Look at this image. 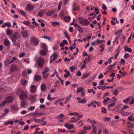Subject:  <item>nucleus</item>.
I'll return each mask as SVG.
<instances>
[{
  "instance_id": "c03bdc74",
  "label": "nucleus",
  "mask_w": 134,
  "mask_h": 134,
  "mask_svg": "<svg viewBox=\"0 0 134 134\" xmlns=\"http://www.w3.org/2000/svg\"><path fill=\"white\" fill-rule=\"evenodd\" d=\"M42 48L44 49H46L47 50V47L46 44H43L42 45Z\"/></svg>"
},
{
  "instance_id": "bb28decb",
  "label": "nucleus",
  "mask_w": 134,
  "mask_h": 134,
  "mask_svg": "<svg viewBox=\"0 0 134 134\" xmlns=\"http://www.w3.org/2000/svg\"><path fill=\"white\" fill-rule=\"evenodd\" d=\"M63 18L66 21L68 22L70 21L71 18L70 16H66L64 17Z\"/></svg>"
},
{
  "instance_id": "6e6552de",
  "label": "nucleus",
  "mask_w": 134,
  "mask_h": 134,
  "mask_svg": "<svg viewBox=\"0 0 134 134\" xmlns=\"http://www.w3.org/2000/svg\"><path fill=\"white\" fill-rule=\"evenodd\" d=\"M13 98L10 96H9L5 98V100L7 103H11L13 102Z\"/></svg>"
},
{
  "instance_id": "2eb2a0df",
  "label": "nucleus",
  "mask_w": 134,
  "mask_h": 134,
  "mask_svg": "<svg viewBox=\"0 0 134 134\" xmlns=\"http://www.w3.org/2000/svg\"><path fill=\"white\" fill-rule=\"evenodd\" d=\"M46 86L44 83H42L41 86V89L42 91H44L46 89Z\"/></svg>"
},
{
  "instance_id": "6e6d98bb",
  "label": "nucleus",
  "mask_w": 134,
  "mask_h": 134,
  "mask_svg": "<svg viewBox=\"0 0 134 134\" xmlns=\"http://www.w3.org/2000/svg\"><path fill=\"white\" fill-rule=\"evenodd\" d=\"M69 75H70V72L69 71H68L66 72V74L64 75V76L65 77L67 78Z\"/></svg>"
},
{
  "instance_id": "e2e57ef3",
  "label": "nucleus",
  "mask_w": 134,
  "mask_h": 134,
  "mask_svg": "<svg viewBox=\"0 0 134 134\" xmlns=\"http://www.w3.org/2000/svg\"><path fill=\"white\" fill-rule=\"evenodd\" d=\"M51 94H48L47 97V99L50 101H51L52 98H51Z\"/></svg>"
},
{
  "instance_id": "49530a36",
  "label": "nucleus",
  "mask_w": 134,
  "mask_h": 134,
  "mask_svg": "<svg viewBox=\"0 0 134 134\" xmlns=\"http://www.w3.org/2000/svg\"><path fill=\"white\" fill-rule=\"evenodd\" d=\"M130 99L128 97L126 99H125L123 100V102H124L126 104H128V101Z\"/></svg>"
},
{
  "instance_id": "5fc2aeb1",
  "label": "nucleus",
  "mask_w": 134,
  "mask_h": 134,
  "mask_svg": "<svg viewBox=\"0 0 134 134\" xmlns=\"http://www.w3.org/2000/svg\"><path fill=\"white\" fill-rule=\"evenodd\" d=\"M5 25L8 27H10L11 25L10 23H5Z\"/></svg>"
},
{
  "instance_id": "4be33fe9",
  "label": "nucleus",
  "mask_w": 134,
  "mask_h": 134,
  "mask_svg": "<svg viewBox=\"0 0 134 134\" xmlns=\"http://www.w3.org/2000/svg\"><path fill=\"white\" fill-rule=\"evenodd\" d=\"M18 12L19 13H21V14L24 16H26V14L25 13L24 11L19 9H18Z\"/></svg>"
},
{
  "instance_id": "338daca9",
  "label": "nucleus",
  "mask_w": 134,
  "mask_h": 134,
  "mask_svg": "<svg viewBox=\"0 0 134 134\" xmlns=\"http://www.w3.org/2000/svg\"><path fill=\"white\" fill-rule=\"evenodd\" d=\"M100 85H103L104 83V80L103 79L101 80L99 82Z\"/></svg>"
},
{
  "instance_id": "ea45409f",
  "label": "nucleus",
  "mask_w": 134,
  "mask_h": 134,
  "mask_svg": "<svg viewBox=\"0 0 134 134\" xmlns=\"http://www.w3.org/2000/svg\"><path fill=\"white\" fill-rule=\"evenodd\" d=\"M84 130H85V131L87 130H90L91 129V127L90 126H84Z\"/></svg>"
},
{
  "instance_id": "2f4dec72",
  "label": "nucleus",
  "mask_w": 134,
  "mask_h": 134,
  "mask_svg": "<svg viewBox=\"0 0 134 134\" xmlns=\"http://www.w3.org/2000/svg\"><path fill=\"white\" fill-rule=\"evenodd\" d=\"M121 115L124 116H127V115H129V113H125L123 111H121Z\"/></svg>"
},
{
  "instance_id": "052dcab7",
  "label": "nucleus",
  "mask_w": 134,
  "mask_h": 134,
  "mask_svg": "<svg viewBox=\"0 0 134 134\" xmlns=\"http://www.w3.org/2000/svg\"><path fill=\"white\" fill-rule=\"evenodd\" d=\"M96 43H98V41H97V40L96 41H94L91 44L92 45H95L97 44Z\"/></svg>"
},
{
  "instance_id": "e433bc0d",
  "label": "nucleus",
  "mask_w": 134,
  "mask_h": 134,
  "mask_svg": "<svg viewBox=\"0 0 134 134\" xmlns=\"http://www.w3.org/2000/svg\"><path fill=\"white\" fill-rule=\"evenodd\" d=\"M13 121H7L4 123V125H7L8 124H10L11 125H12L13 124Z\"/></svg>"
},
{
  "instance_id": "f704fd0d",
  "label": "nucleus",
  "mask_w": 134,
  "mask_h": 134,
  "mask_svg": "<svg viewBox=\"0 0 134 134\" xmlns=\"http://www.w3.org/2000/svg\"><path fill=\"white\" fill-rule=\"evenodd\" d=\"M112 66H110V65L109 66L108 68V71L110 72H113V70H112L113 69V68Z\"/></svg>"
},
{
  "instance_id": "603ef678",
  "label": "nucleus",
  "mask_w": 134,
  "mask_h": 134,
  "mask_svg": "<svg viewBox=\"0 0 134 134\" xmlns=\"http://www.w3.org/2000/svg\"><path fill=\"white\" fill-rule=\"evenodd\" d=\"M64 34L65 35V37L68 40H69L70 39V37L68 36V34L66 32H64Z\"/></svg>"
},
{
  "instance_id": "a18cd8bd",
  "label": "nucleus",
  "mask_w": 134,
  "mask_h": 134,
  "mask_svg": "<svg viewBox=\"0 0 134 134\" xmlns=\"http://www.w3.org/2000/svg\"><path fill=\"white\" fill-rule=\"evenodd\" d=\"M130 56V54L128 53H126L124 55V57L125 59H127Z\"/></svg>"
},
{
  "instance_id": "a878e982",
  "label": "nucleus",
  "mask_w": 134,
  "mask_h": 134,
  "mask_svg": "<svg viewBox=\"0 0 134 134\" xmlns=\"http://www.w3.org/2000/svg\"><path fill=\"white\" fill-rule=\"evenodd\" d=\"M43 115V114L39 113L37 111H36L34 113V115H35V116L40 117L42 116Z\"/></svg>"
},
{
  "instance_id": "b1692460",
  "label": "nucleus",
  "mask_w": 134,
  "mask_h": 134,
  "mask_svg": "<svg viewBox=\"0 0 134 134\" xmlns=\"http://www.w3.org/2000/svg\"><path fill=\"white\" fill-rule=\"evenodd\" d=\"M12 33V31L11 30H10L9 29H7L6 31V34L9 36L11 35Z\"/></svg>"
},
{
  "instance_id": "a211bd4d",
  "label": "nucleus",
  "mask_w": 134,
  "mask_h": 134,
  "mask_svg": "<svg viewBox=\"0 0 134 134\" xmlns=\"http://www.w3.org/2000/svg\"><path fill=\"white\" fill-rule=\"evenodd\" d=\"M47 50L43 49L40 51V54L42 55H45L47 54Z\"/></svg>"
},
{
  "instance_id": "37998d69",
  "label": "nucleus",
  "mask_w": 134,
  "mask_h": 134,
  "mask_svg": "<svg viewBox=\"0 0 134 134\" xmlns=\"http://www.w3.org/2000/svg\"><path fill=\"white\" fill-rule=\"evenodd\" d=\"M43 120H40V119H34V121L35 122H43V120Z\"/></svg>"
},
{
  "instance_id": "774afa93",
  "label": "nucleus",
  "mask_w": 134,
  "mask_h": 134,
  "mask_svg": "<svg viewBox=\"0 0 134 134\" xmlns=\"http://www.w3.org/2000/svg\"><path fill=\"white\" fill-rule=\"evenodd\" d=\"M102 8L104 10H106L107 9V7L104 4H103Z\"/></svg>"
},
{
  "instance_id": "680f3d73",
  "label": "nucleus",
  "mask_w": 134,
  "mask_h": 134,
  "mask_svg": "<svg viewBox=\"0 0 134 134\" xmlns=\"http://www.w3.org/2000/svg\"><path fill=\"white\" fill-rule=\"evenodd\" d=\"M25 55V53L24 52L21 53L19 55V57L20 58H21L24 57Z\"/></svg>"
},
{
  "instance_id": "ddd939ff",
  "label": "nucleus",
  "mask_w": 134,
  "mask_h": 134,
  "mask_svg": "<svg viewBox=\"0 0 134 134\" xmlns=\"http://www.w3.org/2000/svg\"><path fill=\"white\" fill-rule=\"evenodd\" d=\"M4 45L7 46H10V41L7 38L4 39Z\"/></svg>"
},
{
  "instance_id": "39448f33",
  "label": "nucleus",
  "mask_w": 134,
  "mask_h": 134,
  "mask_svg": "<svg viewBox=\"0 0 134 134\" xmlns=\"http://www.w3.org/2000/svg\"><path fill=\"white\" fill-rule=\"evenodd\" d=\"M21 33L23 37L24 38H26L29 36V34L28 32L26 30L21 31Z\"/></svg>"
},
{
  "instance_id": "09e8293b",
  "label": "nucleus",
  "mask_w": 134,
  "mask_h": 134,
  "mask_svg": "<svg viewBox=\"0 0 134 134\" xmlns=\"http://www.w3.org/2000/svg\"><path fill=\"white\" fill-rule=\"evenodd\" d=\"M35 106H31L29 108H28L27 110L28 111H29V110L30 111H32L35 108Z\"/></svg>"
},
{
  "instance_id": "c9c22d12",
  "label": "nucleus",
  "mask_w": 134,
  "mask_h": 134,
  "mask_svg": "<svg viewBox=\"0 0 134 134\" xmlns=\"http://www.w3.org/2000/svg\"><path fill=\"white\" fill-rule=\"evenodd\" d=\"M86 133V131L84 129L82 130H81L80 131L78 132L77 133V134H84Z\"/></svg>"
},
{
  "instance_id": "6ab92c4d",
  "label": "nucleus",
  "mask_w": 134,
  "mask_h": 134,
  "mask_svg": "<svg viewBox=\"0 0 134 134\" xmlns=\"http://www.w3.org/2000/svg\"><path fill=\"white\" fill-rule=\"evenodd\" d=\"M90 74L89 72L83 75L82 76V79H84L86 78L90 75Z\"/></svg>"
},
{
  "instance_id": "13d9d810",
  "label": "nucleus",
  "mask_w": 134,
  "mask_h": 134,
  "mask_svg": "<svg viewBox=\"0 0 134 134\" xmlns=\"http://www.w3.org/2000/svg\"><path fill=\"white\" fill-rule=\"evenodd\" d=\"M104 86H98L97 87V88L99 89H101L102 90H104L105 89H104Z\"/></svg>"
},
{
  "instance_id": "58836bf2",
  "label": "nucleus",
  "mask_w": 134,
  "mask_h": 134,
  "mask_svg": "<svg viewBox=\"0 0 134 134\" xmlns=\"http://www.w3.org/2000/svg\"><path fill=\"white\" fill-rule=\"evenodd\" d=\"M45 70L42 72V74H46V72L49 71V68L45 67Z\"/></svg>"
},
{
  "instance_id": "69168bd1",
  "label": "nucleus",
  "mask_w": 134,
  "mask_h": 134,
  "mask_svg": "<svg viewBox=\"0 0 134 134\" xmlns=\"http://www.w3.org/2000/svg\"><path fill=\"white\" fill-rule=\"evenodd\" d=\"M76 75L78 76H81V73L80 71H78L77 72L76 74Z\"/></svg>"
},
{
  "instance_id": "dca6fc26",
  "label": "nucleus",
  "mask_w": 134,
  "mask_h": 134,
  "mask_svg": "<svg viewBox=\"0 0 134 134\" xmlns=\"http://www.w3.org/2000/svg\"><path fill=\"white\" fill-rule=\"evenodd\" d=\"M27 104V102L24 100H21V105L22 107L25 108Z\"/></svg>"
},
{
  "instance_id": "4468645a",
  "label": "nucleus",
  "mask_w": 134,
  "mask_h": 134,
  "mask_svg": "<svg viewBox=\"0 0 134 134\" xmlns=\"http://www.w3.org/2000/svg\"><path fill=\"white\" fill-rule=\"evenodd\" d=\"M72 7L74 8L73 9V10L74 11H75L76 9L77 10V11H79V6L76 5V4L75 2L72 5Z\"/></svg>"
},
{
  "instance_id": "9b49d317",
  "label": "nucleus",
  "mask_w": 134,
  "mask_h": 134,
  "mask_svg": "<svg viewBox=\"0 0 134 134\" xmlns=\"http://www.w3.org/2000/svg\"><path fill=\"white\" fill-rule=\"evenodd\" d=\"M41 77L40 75H35L34 80L35 81H37L41 80Z\"/></svg>"
},
{
  "instance_id": "aec40b11",
  "label": "nucleus",
  "mask_w": 134,
  "mask_h": 134,
  "mask_svg": "<svg viewBox=\"0 0 134 134\" xmlns=\"http://www.w3.org/2000/svg\"><path fill=\"white\" fill-rule=\"evenodd\" d=\"M45 12V10H41L38 13V15L40 16H42Z\"/></svg>"
},
{
  "instance_id": "864d4df0",
  "label": "nucleus",
  "mask_w": 134,
  "mask_h": 134,
  "mask_svg": "<svg viewBox=\"0 0 134 134\" xmlns=\"http://www.w3.org/2000/svg\"><path fill=\"white\" fill-rule=\"evenodd\" d=\"M88 122H90L91 123L96 124V121L94 120H91L90 119H88Z\"/></svg>"
},
{
  "instance_id": "c85d7f7f",
  "label": "nucleus",
  "mask_w": 134,
  "mask_h": 134,
  "mask_svg": "<svg viewBox=\"0 0 134 134\" xmlns=\"http://www.w3.org/2000/svg\"><path fill=\"white\" fill-rule=\"evenodd\" d=\"M124 50L125 51H126L129 52H132V49L131 48H128L126 47H125Z\"/></svg>"
},
{
  "instance_id": "412c9836",
  "label": "nucleus",
  "mask_w": 134,
  "mask_h": 134,
  "mask_svg": "<svg viewBox=\"0 0 134 134\" xmlns=\"http://www.w3.org/2000/svg\"><path fill=\"white\" fill-rule=\"evenodd\" d=\"M33 9V7L32 6L30 5L27 6L26 8V10L28 11H30L32 10Z\"/></svg>"
},
{
  "instance_id": "79ce46f5",
  "label": "nucleus",
  "mask_w": 134,
  "mask_h": 134,
  "mask_svg": "<svg viewBox=\"0 0 134 134\" xmlns=\"http://www.w3.org/2000/svg\"><path fill=\"white\" fill-rule=\"evenodd\" d=\"M23 23L26 25H28L30 24V22L28 21H25L23 22Z\"/></svg>"
},
{
  "instance_id": "bf43d9fd",
  "label": "nucleus",
  "mask_w": 134,
  "mask_h": 134,
  "mask_svg": "<svg viewBox=\"0 0 134 134\" xmlns=\"http://www.w3.org/2000/svg\"><path fill=\"white\" fill-rule=\"evenodd\" d=\"M72 96V95L71 94H70L66 98V100L69 101L70 98H71V96Z\"/></svg>"
},
{
  "instance_id": "4d7b16f0",
  "label": "nucleus",
  "mask_w": 134,
  "mask_h": 134,
  "mask_svg": "<svg viewBox=\"0 0 134 134\" xmlns=\"http://www.w3.org/2000/svg\"><path fill=\"white\" fill-rule=\"evenodd\" d=\"M14 46H16L18 47H20V44L19 43L14 42Z\"/></svg>"
},
{
  "instance_id": "4c0bfd02",
  "label": "nucleus",
  "mask_w": 134,
  "mask_h": 134,
  "mask_svg": "<svg viewBox=\"0 0 134 134\" xmlns=\"http://www.w3.org/2000/svg\"><path fill=\"white\" fill-rule=\"evenodd\" d=\"M43 74V77L45 79H46L50 75L49 74Z\"/></svg>"
},
{
  "instance_id": "5701e85b",
  "label": "nucleus",
  "mask_w": 134,
  "mask_h": 134,
  "mask_svg": "<svg viewBox=\"0 0 134 134\" xmlns=\"http://www.w3.org/2000/svg\"><path fill=\"white\" fill-rule=\"evenodd\" d=\"M58 57V55H56L54 53L53 54V55H51L50 57V58H51L52 57V60L53 61H55V59L57 58Z\"/></svg>"
},
{
  "instance_id": "0eeeda50",
  "label": "nucleus",
  "mask_w": 134,
  "mask_h": 134,
  "mask_svg": "<svg viewBox=\"0 0 134 134\" xmlns=\"http://www.w3.org/2000/svg\"><path fill=\"white\" fill-rule=\"evenodd\" d=\"M65 127L68 129H71L73 128L74 125L73 124H70L66 123L64 125Z\"/></svg>"
},
{
  "instance_id": "72a5a7b5",
  "label": "nucleus",
  "mask_w": 134,
  "mask_h": 134,
  "mask_svg": "<svg viewBox=\"0 0 134 134\" xmlns=\"http://www.w3.org/2000/svg\"><path fill=\"white\" fill-rule=\"evenodd\" d=\"M87 102V100L86 99H84L83 100H79L78 102V103H86Z\"/></svg>"
},
{
  "instance_id": "f8f14e48",
  "label": "nucleus",
  "mask_w": 134,
  "mask_h": 134,
  "mask_svg": "<svg viewBox=\"0 0 134 134\" xmlns=\"http://www.w3.org/2000/svg\"><path fill=\"white\" fill-rule=\"evenodd\" d=\"M44 60L43 59H40L38 60V65L40 66H42L44 63Z\"/></svg>"
},
{
  "instance_id": "f03ea898",
  "label": "nucleus",
  "mask_w": 134,
  "mask_h": 134,
  "mask_svg": "<svg viewBox=\"0 0 134 134\" xmlns=\"http://www.w3.org/2000/svg\"><path fill=\"white\" fill-rule=\"evenodd\" d=\"M20 35L17 32H16L10 38L13 42H15L18 37H20Z\"/></svg>"
},
{
  "instance_id": "3c124183",
  "label": "nucleus",
  "mask_w": 134,
  "mask_h": 134,
  "mask_svg": "<svg viewBox=\"0 0 134 134\" xmlns=\"http://www.w3.org/2000/svg\"><path fill=\"white\" fill-rule=\"evenodd\" d=\"M94 11L96 14H98L99 12V10L98 8L96 7L95 8Z\"/></svg>"
},
{
  "instance_id": "7c9ffc66",
  "label": "nucleus",
  "mask_w": 134,
  "mask_h": 134,
  "mask_svg": "<svg viewBox=\"0 0 134 134\" xmlns=\"http://www.w3.org/2000/svg\"><path fill=\"white\" fill-rule=\"evenodd\" d=\"M77 93H78L79 92L82 91H83V88L81 87H78L77 88Z\"/></svg>"
},
{
  "instance_id": "cd10ccee",
  "label": "nucleus",
  "mask_w": 134,
  "mask_h": 134,
  "mask_svg": "<svg viewBox=\"0 0 134 134\" xmlns=\"http://www.w3.org/2000/svg\"><path fill=\"white\" fill-rule=\"evenodd\" d=\"M92 125L93 126V133L95 134L97 132L96 127L94 125H93L92 124Z\"/></svg>"
},
{
  "instance_id": "c756f323",
  "label": "nucleus",
  "mask_w": 134,
  "mask_h": 134,
  "mask_svg": "<svg viewBox=\"0 0 134 134\" xmlns=\"http://www.w3.org/2000/svg\"><path fill=\"white\" fill-rule=\"evenodd\" d=\"M127 122L128 124L127 126L128 127L131 128L133 127V125L132 123L129 121H127Z\"/></svg>"
},
{
  "instance_id": "f3484780",
  "label": "nucleus",
  "mask_w": 134,
  "mask_h": 134,
  "mask_svg": "<svg viewBox=\"0 0 134 134\" xmlns=\"http://www.w3.org/2000/svg\"><path fill=\"white\" fill-rule=\"evenodd\" d=\"M79 119V118H71L70 121V122L71 123L75 122Z\"/></svg>"
},
{
  "instance_id": "a19ab883",
  "label": "nucleus",
  "mask_w": 134,
  "mask_h": 134,
  "mask_svg": "<svg viewBox=\"0 0 134 134\" xmlns=\"http://www.w3.org/2000/svg\"><path fill=\"white\" fill-rule=\"evenodd\" d=\"M60 24V23L59 22H54L52 24V25L53 26H55L56 25H59Z\"/></svg>"
},
{
  "instance_id": "0e129e2a",
  "label": "nucleus",
  "mask_w": 134,
  "mask_h": 134,
  "mask_svg": "<svg viewBox=\"0 0 134 134\" xmlns=\"http://www.w3.org/2000/svg\"><path fill=\"white\" fill-rule=\"evenodd\" d=\"M6 103H7V102H6V101H5V100L4 102L1 103V104H0V106H2L4 105Z\"/></svg>"
},
{
  "instance_id": "8fccbe9b",
  "label": "nucleus",
  "mask_w": 134,
  "mask_h": 134,
  "mask_svg": "<svg viewBox=\"0 0 134 134\" xmlns=\"http://www.w3.org/2000/svg\"><path fill=\"white\" fill-rule=\"evenodd\" d=\"M27 81L26 80H23L21 81V84L23 85L24 86L26 84Z\"/></svg>"
},
{
  "instance_id": "20e7f679",
  "label": "nucleus",
  "mask_w": 134,
  "mask_h": 134,
  "mask_svg": "<svg viewBox=\"0 0 134 134\" xmlns=\"http://www.w3.org/2000/svg\"><path fill=\"white\" fill-rule=\"evenodd\" d=\"M79 22L82 25L84 26H87L90 24V21L87 19H85L82 20H79Z\"/></svg>"
},
{
  "instance_id": "1a4fd4ad",
  "label": "nucleus",
  "mask_w": 134,
  "mask_h": 134,
  "mask_svg": "<svg viewBox=\"0 0 134 134\" xmlns=\"http://www.w3.org/2000/svg\"><path fill=\"white\" fill-rule=\"evenodd\" d=\"M37 89L36 86L34 85H32L30 87V92L32 93H34L36 91Z\"/></svg>"
},
{
  "instance_id": "f257e3e1",
  "label": "nucleus",
  "mask_w": 134,
  "mask_h": 134,
  "mask_svg": "<svg viewBox=\"0 0 134 134\" xmlns=\"http://www.w3.org/2000/svg\"><path fill=\"white\" fill-rule=\"evenodd\" d=\"M20 93L19 95V98L21 100H26L27 98V93L24 90H21L20 92Z\"/></svg>"
},
{
  "instance_id": "de8ad7c7",
  "label": "nucleus",
  "mask_w": 134,
  "mask_h": 134,
  "mask_svg": "<svg viewBox=\"0 0 134 134\" xmlns=\"http://www.w3.org/2000/svg\"><path fill=\"white\" fill-rule=\"evenodd\" d=\"M115 102H114L113 103L109 104V105L108 106V108H110L111 107H113L115 105Z\"/></svg>"
},
{
  "instance_id": "473e14b6",
  "label": "nucleus",
  "mask_w": 134,
  "mask_h": 134,
  "mask_svg": "<svg viewBox=\"0 0 134 134\" xmlns=\"http://www.w3.org/2000/svg\"><path fill=\"white\" fill-rule=\"evenodd\" d=\"M76 29L78 31L81 33L83 32V30L82 28L80 26H79L76 28Z\"/></svg>"
},
{
  "instance_id": "423d86ee",
  "label": "nucleus",
  "mask_w": 134,
  "mask_h": 134,
  "mask_svg": "<svg viewBox=\"0 0 134 134\" xmlns=\"http://www.w3.org/2000/svg\"><path fill=\"white\" fill-rule=\"evenodd\" d=\"M18 69V67L15 64H13L11 66L10 71L12 72L16 71H17Z\"/></svg>"
},
{
  "instance_id": "393cba45",
  "label": "nucleus",
  "mask_w": 134,
  "mask_h": 134,
  "mask_svg": "<svg viewBox=\"0 0 134 134\" xmlns=\"http://www.w3.org/2000/svg\"><path fill=\"white\" fill-rule=\"evenodd\" d=\"M9 60L8 59H6L4 62V65L6 67L7 65L9 64Z\"/></svg>"
},
{
  "instance_id": "9d476101",
  "label": "nucleus",
  "mask_w": 134,
  "mask_h": 134,
  "mask_svg": "<svg viewBox=\"0 0 134 134\" xmlns=\"http://www.w3.org/2000/svg\"><path fill=\"white\" fill-rule=\"evenodd\" d=\"M57 11V9H55L54 10H51L47 12L46 14L47 15L50 16L52 14L55 13Z\"/></svg>"
},
{
  "instance_id": "7ed1b4c3",
  "label": "nucleus",
  "mask_w": 134,
  "mask_h": 134,
  "mask_svg": "<svg viewBox=\"0 0 134 134\" xmlns=\"http://www.w3.org/2000/svg\"><path fill=\"white\" fill-rule=\"evenodd\" d=\"M30 43L32 45L36 46L39 44V41L35 37H31L30 38Z\"/></svg>"
}]
</instances>
